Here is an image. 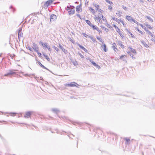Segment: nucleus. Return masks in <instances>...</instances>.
<instances>
[{
	"mask_svg": "<svg viewBox=\"0 0 155 155\" xmlns=\"http://www.w3.org/2000/svg\"><path fill=\"white\" fill-rule=\"evenodd\" d=\"M88 36V37L89 38H91V40H92L93 37H91V36H88H88Z\"/></svg>",
	"mask_w": 155,
	"mask_h": 155,
	"instance_id": "59",
	"label": "nucleus"
},
{
	"mask_svg": "<svg viewBox=\"0 0 155 155\" xmlns=\"http://www.w3.org/2000/svg\"><path fill=\"white\" fill-rule=\"evenodd\" d=\"M120 11H119V13H116V14H117V16H119V17H121V15L120 14Z\"/></svg>",
	"mask_w": 155,
	"mask_h": 155,
	"instance_id": "45",
	"label": "nucleus"
},
{
	"mask_svg": "<svg viewBox=\"0 0 155 155\" xmlns=\"http://www.w3.org/2000/svg\"><path fill=\"white\" fill-rule=\"evenodd\" d=\"M98 16H99V17H102V18H103V15H102V14H101L100 13H99V15H98Z\"/></svg>",
	"mask_w": 155,
	"mask_h": 155,
	"instance_id": "56",
	"label": "nucleus"
},
{
	"mask_svg": "<svg viewBox=\"0 0 155 155\" xmlns=\"http://www.w3.org/2000/svg\"><path fill=\"white\" fill-rule=\"evenodd\" d=\"M78 45L81 49H82L85 52H87V49L85 48L83 46L79 44H77Z\"/></svg>",
	"mask_w": 155,
	"mask_h": 155,
	"instance_id": "10",
	"label": "nucleus"
},
{
	"mask_svg": "<svg viewBox=\"0 0 155 155\" xmlns=\"http://www.w3.org/2000/svg\"><path fill=\"white\" fill-rule=\"evenodd\" d=\"M102 48H103V50L104 51L106 52L107 49L106 48V45L105 44H104L103 45L101 46Z\"/></svg>",
	"mask_w": 155,
	"mask_h": 155,
	"instance_id": "16",
	"label": "nucleus"
},
{
	"mask_svg": "<svg viewBox=\"0 0 155 155\" xmlns=\"http://www.w3.org/2000/svg\"><path fill=\"white\" fill-rule=\"evenodd\" d=\"M79 18L81 19V16L80 15H79V14H77L76 15Z\"/></svg>",
	"mask_w": 155,
	"mask_h": 155,
	"instance_id": "57",
	"label": "nucleus"
},
{
	"mask_svg": "<svg viewBox=\"0 0 155 155\" xmlns=\"http://www.w3.org/2000/svg\"><path fill=\"white\" fill-rule=\"evenodd\" d=\"M74 8V6H72L70 10L68 11V13L69 15L74 14L75 12Z\"/></svg>",
	"mask_w": 155,
	"mask_h": 155,
	"instance_id": "5",
	"label": "nucleus"
},
{
	"mask_svg": "<svg viewBox=\"0 0 155 155\" xmlns=\"http://www.w3.org/2000/svg\"><path fill=\"white\" fill-rule=\"evenodd\" d=\"M137 30L141 34H143V32L141 31L138 28H137Z\"/></svg>",
	"mask_w": 155,
	"mask_h": 155,
	"instance_id": "48",
	"label": "nucleus"
},
{
	"mask_svg": "<svg viewBox=\"0 0 155 155\" xmlns=\"http://www.w3.org/2000/svg\"><path fill=\"white\" fill-rule=\"evenodd\" d=\"M151 40L152 41H153L154 43H155V40L153 38H151Z\"/></svg>",
	"mask_w": 155,
	"mask_h": 155,
	"instance_id": "60",
	"label": "nucleus"
},
{
	"mask_svg": "<svg viewBox=\"0 0 155 155\" xmlns=\"http://www.w3.org/2000/svg\"><path fill=\"white\" fill-rule=\"evenodd\" d=\"M89 10L93 13V14H94L95 13V10H94V9H93L92 8H90V9H89Z\"/></svg>",
	"mask_w": 155,
	"mask_h": 155,
	"instance_id": "30",
	"label": "nucleus"
},
{
	"mask_svg": "<svg viewBox=\"0 0 155 155\" xmlns=\"http://www.w3.org/2000/svg\"><path fill=\"white\" fill-rule=\"evenodd\" d=\"M128 32V33L130 35H131V36L132 37V38H134V36L127 29H125Z\"/></svg>",
	"mask_w": 155,
	"mask_h": 155,
	"instance_id": "31",
	"label": "nucleus"
},
{
	"mask_svg": "<svg viewBox=\"0 0 155 155\" xmlns=\"http://www.w3.org/2000/svg\"><path fill=\"white\" fill-rule=\"evenodd\" d=\"M85 21L87 24H88V25H90V26H91V25H92V24H91L90 21L89 20H86Z\"/></svg>",
	"mask_w": 155,
	"mask_h": 155,
	"instance_id": "24",
	"label": "nucleus"
},
{
	"mask_svg": "<svg viewBox=\"0 0 155 155\" xmlns=\"http://www.w3.org/2000/svg\"><path fill=\"white\" fill-rule=\"evenodd\" d=\"M32 48L33 49L34 51L36 52H38V51L39 50V48L35 43H33Z\"/></svg>",
	"mask_w": 155,
	"mask_h": 155,
	"instance_id": "3",
	"label": "nucleus"
},
{
	"mask_svg": "<svg viewBox=\"0 0 155 155\" xmlns=\"http://www.w3.org/2000/svg\"><path fill=\"white\" fill-rule=\"evenodd\" d=\"M91 27L94 30L96 29V30H97V29H98V27H96L94 25H91Z\"/></svg>",
	"mask_w": 155,
	"mask_h": 155,
	"instance_id": "28",
	"label": "nucleus"
},
{
	"mask_svg": "<svg viewBox=\"0 0 155 155\" xmlns=\"http://www.w3.org/2000/svg\"><path fill=\"white\" fill-rule=\"evenodd\" d=\"M52 110L53 112H54L57 114L59 112V110L56 108L52 109Z\"/></svg>",
	"mask_w": 155,
	"mask_h": 155,
	"instance_id": "18",
	"label": "nucleus"
},
{
	"mask_svg": "<svg viewBox=\"0 0 155 155\" xmlns=\"http://www.w3.org/2000/svg\"><path fill=\"white\" fill-rule=\"evenodd\" d=\"M43 55L48 61H50V59L47 55H46L44 53H43Z\"/></svg>",
	"mask_w": 155,
	"mask_h": 155,
	"instance_id": "23",
	"label": "nucleus"
},
{
	"mask_svg": "<svg viewBox=\"0 0 155 155\" xmlns=\"http://www.w3.org/2000/svg\"><path fill=\"white\" fill-rule=\"evenodd\" d=\"M59 48L61 50H62V51L64 52V53L66 54L67 53V51L65 49L63 48L61 44H59Z\"/></svg>",
	"mask_w": 155,
	"mask_h": 155,
	"instance_id": "8",
	"label": "nucleus"
},
{
	"mask_svg": "<svg viewBox=\"0 0 155 155\" xmlns=\"http://www.w3.org/2000/svg\"><path fill=\"white\" fill-rule=\"evenodd\" d=\"M27 49H29V50H30L31 51H33V48L30 47L28 46V47Z\"/></svg>",
	"mask_w": 155,
	"mask_h": 155,
	"instance_id": "39",
	"label": "nucleus"
},
{
	"mask_svg": "<svg viewBox=\"0 0 155 155\" xmlns=\"http://www.w3.org/2000/svg\"><path fill=\"white\" fill-rule=\"evenodd\" d=\"M99 12H101V13H103V12H104V11L102 10L101 9H98V10H97Z\"/></svg>",
	"mask_w": 155,
	"mask_h": 155,
	"instance_id": "47",
	"label": "nucleus"
},
{
	"mask_svg": "<svg viewBox=\"0 0 155 155\" xmlns=\"http://www.w3.org/2000/svg\"><path fill=\"white\" fill-rule=\"evenodd\" d=\"M141 43L147 48L149 47V46L144 41H141Z\"/></svg>",
	"mask_w": 155,
	"mask_h": 155,
	"instance_id": "21",
	"label": "nucleus"
},
{
	"mask_svg": "<svg viewBox=\"0 0 155 155\" xmlns=\"http://www.w3.org/2000/svg\"><path fill=\"white\" fill-rule=\"evenodd\" d=\"M94 18L95 20H97L99 23L101 22V18L100 17L98 16V17H94Z\"/></svg>",
	"mask_w": 155,
	"mask_h": 155,
	"instance_id": "14",
	"label": "nucleus"
},
{
	"mask_svg": "<svg viewBox=\"0 0 155 155\" xmlns=\"http://www.w3.org/2000/svg\"><path fill=\"white\" fill-rule=\"evenodd\" d=\"M53 48L57 52H58L59 51V49L58 48L56 47L55 46H53Z\"/></svg>",
	"mask_w": 155,
	"mask_h": 155,
	"instance_id": "33",
	"label": "nucleus"
},
{
	"mask_svg": "<svg viewBox=\"0 0 155 155\" xmlns=\"http://www.w3.org/2000/svg\"><path fill=\"white\" fill-rule=\"evenodd\" d=\"M98 30H97L99 32V33H101L102 32V31H100V30H99V28H98V29H97Z\"/></svg>",
	"mask_w": 155,
	"mask_h": 155,
	"instance_id": "62",
	"label": "nucleus"
},
{
	"mask_svg": "<svg viewBox=\"0 0 155 155\" xmlns=\"http://www.w3.org/2000/svg\"><path fill=\"white\" fill-rule=\"evenodd\" d=\"M83 35L86 38H87V36H88V35L87 34H86L85 33H83Z\"/></svg>",
	"mask_w": 155,
	"mask_h": 155,
	"instance_id": "52",
	"label": "nucleus"
},
{
	"mask_svg": "<svg viewBox=\"0 0 155 155\" xmlns=\"http://www.w3.org/2000/svg\"><path fill=\"white\" fill-rule=\"evenodd\" d=\"M11 114H12V115H11V116H15V114H16V113H11Z\"/></svg>",
	"mask_w": 155,
	"mask_h": 155,
	"instance_id": "55",
	"label": "nucleus"
},
{
	"mask_svg": "<svg viewBox=\"0 0 155 155\" xmlns=\"http://www.w3.org/2000/svg\"><path fill=\"white\" fill-rule=\"evenodd\" d=\"M31 112H26L25 115L24 116L25 118H28L30 116Z\"/></svg>",
	"mask_w": 155,
	"mask_h": 155,
	"instance_id": "9",
	"label": "nucleus"
},
{
	"mask_svg": "<svg viewBox=\"0 0 155 155\" xmlns=\"http://www.w3.org/2000/svg\"><path fill=\"white\" fill-rule=\"evenodd\" d=\"M71 8H70L69 6H67L66 10L67 11H69V10H70Z\"/></svg>",
	"mask_w": 155,
	"mask_h": 155,
	"instance_id": "46",
	"label": "nucleus"
},
{
	"mask_svg": "<svg viewBox=\"0 0 155 155\" xmlns=\"http://www.w3.org/2000/svg\"><path fill=\"white\" fill-rule=\"evenodd\" d=\"M17 71V70H12L10 71L7 73L5 74L4 76H8L12 74H14L15 73V71Z\"/></svg>",
	"mask_w": 155,
	"mask_h": 155,
	"instance_id": "2",
	"label": "nucleus"
},
{
	"mask_svg": "<svg viewBox=\"0 0 155 155\" xmlns=\"http://www.w3.org/2000/svg\"><path fill=\"white\" fill-rule=\"evenodd\" d=\"M23 33L22 32V29L20 28L18 30V37L19 38L20 37H22Z\"/></svg>",
	"mask_w": 155,
	"mask_h": 155,
	"instance_id": "7",
	"label": "nucleus"
},
{
	"mask_svg": "<svg viewBox=\"0 0 155 155\" xmlns=\"http://www.w3.org/2000/svg\"><path fill=\"white\" fill-rule=\"evenodd\" d=\"M112 19L113 20L115 21H116L118 22V23H119V22H118L119 19H118L117 18H116L115 17H112Z\"/></svg>",
	"mask_w": 155,
	"mask_h": 155,
	"instance_id": "26",
	"label": "nucleus"
},
{
	"mask_svg": "<svg viewBox=\"0 0 155 155\" xmlns=\"http://www.w3.org/2000/svg\"><path fill=\"white\" fill-rule=\"evenodd\" d=\"M81 5H78L76 7V11L77 12H79L80 11V8H81Z\"/></svg>",
	"mask_w": 155,
	"mask_h": 155,
	"instance_id": "15",
	"label": "nucleus"
},
{
	"mask_svg": "<svg viewBox=\"0 0 155 155\" xmlns=\"http://www.w3.org/2000/svg\"><path fill=\"white\" fill-rule=\"evenodd\" d=\"M79 54L82 58H84V56L81 53H79Z\"/></svg>",
	"mask_w": 155,
	"mask_h": 155,
	"instance_id": "51",
	"label": "nucleus"
},
{
	"mask_svg": "<svg viewBox=\"0 0 155 155\" xmlns=\"http://www.w3.org/2000/svg\"><path fill=\"white\" fill-rule=\"evenodd\" d=\"M42 46L44 48H47V43H45L44 44V45Z\"/></svg>",
	"mask_w": 155,
	"mask_h": 155,
	"instance_id": "36",
	"label": "nucleus"
},
{
	"mask_svg": "<svg viewBox=\"0 0 155 155\" xmlns=\"http://www.w3.org/2000/svg\"><path fill=\"white\" fill-rule=\"evenodd\" d=\"M37 54H38V56L39 57H41V53L39 52V51H38V52H36Z\"/></svg>",
	"mask_w": 155,
	"mask_h": 155,
	"instance_id": "44",
	"label": "nucleus"
},
{
	"mask_svg": "<svg viewBox=\"0 0 155 155\" xmlns=\"http://www.w3.org/2000/svg\"><path fill=\"white\" fill-rule=\"evenodd\" d=\"M107 2L109 4H110L111 3H112V2L110 1H107Z\"/></svg>",
	"mask_w": 155,
	"mask_h": 155,
	"instance_id": "64",
	"label": "nucleus"
},
{
	"mask_svg": "<svg viewBox=\"0 0 155 155\" xmlns=\"http://www.w3.org/2000/svg\"><path fill=\"white\" fill-rule=\"evenodd\" d=\"M128 53L129 54L130 56L133 58V59H134L135 58L134 57V55L131 54L130 52H128Z\"/></svg>",
	"mask_w": 155,
	"mask_h": 155,
	"instance_id": "29",
	"label": "nucleus"
},
{
	"mask_svg": "<svg viewBox=\"0 0 155 155\" xmlns=\"http://www.w3.org/2000/svg\"><path fill=\"white\" fill-rule=\"evenodd\" d=\"M140 26H141L142 28H144V29H147V28H146V27H145V26H143V25H142V24H140Z\"/></svg>",
	"mask_w": 155,
	"mask_h": 155,
	"instance_id": "42",
	"label": "nucleus"
},
{
	"mask_svg": "<svg viewBox=\"0 0 155 155\" xmlns=\"http://www.w3.org/2000/svg\"><path fill=\"white\" fill-rule=\"evenodd\" d=\"M112 9V6L109 5L108 7V9L110 10H111Z\"/></svg>",
	"mask_w": 155,
	"mask_h": 155,
	"instance_id": "54",
	"label": "nucleus"
},
{
	"mask_svg": "<svg viewBox=\"0 0 155 155\" xmlns=\"http://www.w3.org/2000/svg\"><path fill=\"white\" fill-rule=\"evenodd\" d=\"M57 19L56 16L54 14H52L51 15L50 22L55 21Z\"/></svg>",
	"mask_w": 155,
	"mask_h": 155,
	"instance_id": "4",
	"label": "nucleus"
},
{
	"mask_svg": "<svg viewBox=\"0 0 155 155\" xmlns=\"http://www.w3.org/2000/svg\"><path fill=\"white\" fill-rule=\"evenodd\" d=\"M64 85L66 87H77L78 86H79L78 84L74 82H71L70 84H64Z\"/></svg>",
	"mask_w": 155,
	"mask_h": 155,
	"instance_id": "1",
	"label": "nucleus"
},
{
	"mask_svg": "<svg viewBox=\"0 0 155 155\" xmlns=\"http://www.w3.org/2000/svg\"><path fill=\"white\" fill-rule=\"evenodd\" d=\"M145 30L146 31H147V32L148 33V34H149V35H151L152 34L151 33L150 31H149L148 30V29H145Z\"/></svg>",
	"mask_w": 155,
	"mask_h": 155,
	"instance_id": "34",
	"label": "nucleus"
},
{
	"mask_svg": "<svg viewBox=\"0 0 155 155\" xmlns=\"http://www.w3.org/2000/svg\"><path fill=\"white\" fill-rule=\"evenodd\" d=\"M133 21L134 23H135L136 24H137V25L140 24L139 23H138L137 21H135L134 19Z\"/></svg>",
	"mask_w": 155,
	"mask_h": 155,
	"instance_id": "41",
	"label": "nucleus"
},
{
	"mask_svg": "<svg viewBox=\"0 0 155 155\" xmlns=\"http://www.w3.org/2000/svg\"><path fill=\"white\" fill-rule=\"evenodd\" d=\"M126 18L127 20L129 21H133L134 19L132 17L128 15L126 16Z\"/></svg>",
	"mask_w": 155,
	"mask_h": 155,
	"instance_id": "12",
	"label": "nucleus"
},
{
	"mask_svg": "<svg viewBox=\"0 0 155 155\" xmlns=\"http://www.w3.org/2000/svg\"><path fill=\"white\" fill-rule=\"evenodd\" d=\"M119 34V35H120V36L122 37V38H123V37H124V35L121 34L120 33V32H118Z\"/></svg>",
	"mask_w": 155,
	"mask_h": 155,
	"instance_id": "49",
	"label": "nucleus"
},
{
	"mask_svg": "<svg viewBox=\"0 0 155 155\" xmlns=\"http://www.w3.org/2000/svg\"><path fill=\"white\" fill-rule=\"evenodd\" d=\"M38 64L41 67L43 68L48 69L46 67H45L43 65L40 61H38Z\"/></svg>",
	"mask_w": 155,
	"mask_h": 155,
	"instance_id": "20",
	"label": "nucleus"
},
{
	"mask_svg": "<svg viewBox=\"0 0 155 155\" xmlns=\"http://www.w3.org/2000/svg\"><path fill=\"white\" fill-rule=\"evenodd\" d=\"M87 60H89V61L91 62L94 66L97 65V64L96 63H95L94 61L91 58H87Z\"/></svg>",
	"mask_w": 155,
	"mask_h": 155,
	"instance_id": "11",
	"label": "nucleus"
},
{
	"mask_svg": "<svg viewBox=\"0 0 155 155\" xmlns=\"http://www.w3.org/2000/svg\"><path fill=\"white\" fill-rule=\"evenodd\" d=\"M52 2L53 1L52 0H49L45 2L44 5L46 7H48L50 4L52 3Z\"/></svg>",
	"mask_w": 155,
	"mask_h": 155,
	"instance_id": "6",
	"label": "nucleus"
},
{
	"mask_svg": "<svg viewBox=\"0 0 155 155\" xmlns=\"http://www.w3.org/2000/svg\"><path fill=\"white\" fill-rule=\"evenodd\" d=\"M97 68H98V69H100V67L99 66L98 64L97 65L95 66Z\"/></svg>",
	"mask_w": 155,
	"mask_h": 155,
	"instance_id": "61",
	"label": "nucleus"
},
{
	"mask_svg": "<svg viewBox=\"0 0 155 155\" xmlns=\"http://www.w3.org/2000/svg\"><path fill=\"white\" fill-rule=\"evenodd\" d=\"M94 5L97 8V10H98L99 6L96 4H94Z\"/></svg>",
	"mask_w": 155,
	"mask_h": 155,
	"instance_id": "32",
	"label": "nucleus"
},
{
	"mask_svg": "<svg viewBox=\"0 0 155 155\" xmlns=\"http://www.w3.org/2000/svg\"><path fill=\"white\" fill-rule=\"evenodd\" d=\"M68 39H69V41H71V42H72L73 43H74V40H73L71 38H69Z\"/></svg>",
	"mask_w": 155,
	"mask_h": 155,
	"instance_id": "35",
	"label": "nucleus"
},
{
	"mask_svg": "<svg viewBox=\"0 0 155 155\" xmlns=\"http://www.w3.org/2000/svg\"><path fill=\"white\" fill-rule=\"evenodd\" d=\"M39 43L40 44H41V45L42 46L43 45H44V43H43L42 42L40 41L39 42Z\"/></svg>",
	"mask_w": 155,
	"mask_h": 155,
	"instance_id": "50",
	"label": "nucleus"
},
{
	"mask_svg": "<svg viewBox=\"0 0 155 155\" xmlns=\"http://www.w3.org/2000/svg\"><path fill=\"white\" fill-rule=\"evenodd\" d=\"M102 18V19L104 21H106V19L105 17H103V18Z\"/></svg>",
	"mask_w": 155,
	"mask_h": 155,
	"instance_id": "63",
	"label": "nucleus"
},
{
	"mask_svg": "<svg viewBox=\"0 0 155 155\" xmlns=\"http://www.w3.org/2000/svg\"><path fill=\"white\" fill-rule=\"evenodd\" d=\"M97 38L98 40H99V41L100 42H102V43L104 42L103 40L101 38L98 37H97Z\"/></svg>",
	"mask_w": 155,
	"mask_h": 155,
	"instance_id": "25",
	"label": "nucleus"
},
{
	"mask_svg": "<svg viewBox=\"0 0 155 155\" xmlns=\"http://www.w3.org/2000/svg\"><path fill=\"white\" fill-rule=\"evenodd\" d=\"M104 31H106V32H108V31H109V29H107V28H104Z\"/></svg>",
	"mask_w": 155,
	"mask_h": 155,
	"instance_id": "53",
	"label": "nucleus"
},
{
	"mask_svg": "<svg viewBox=\"0 0 155 155\" xmlns=\"http://www.w3.org/2000/svg\"><path fill=\"white\" fill-rule=\"evenodd\" d=\"M146 25L148 28H149L150 29H153V28L152 27H151L150 25L147 24Z\"/></svg>",
	"mask_w": 155,
	"mask_h": 155,
	"instance_id": "38",
	"label": "nucleus"
},
{
	"mask_svg": "<svg viewBox=\"0 0 155 155\" xmlns=\"http://www.w3.org/2000/svg\"><path fill=\"white\" fill-rule=\"evenodd\" d=\"M113 26L116 29H117V32H120V29L117 26H116L115 25H113Z\"/></svg>",
	"mask_w": 155,
	"mask_h": 155,
	"instance_id": "19",
	"label": "nucleus"
},
{
	"mask_svg": "<svg viewBox=\"0 0 155 155\" xmlns=\"http://www.w3.org/2000/svg\"><path fill=\"white\" fill-rule=\"evenodd\" d=\"M124 139L126 140L125 143L127 145H129L130 144V139L126 137L124 138Z\"/></svg>",
	"mask_w": 155,
	"mask_h": 155,
	"instance_id": "13",
	"label": "nucleus"
},
{
	"mask_svg": "<svg viewBox=\"0 0 155 155\" xmlns=\"http://www.w3.org/2000/svg\"><path fill=\"white\" fill-rule=\"evenodd\" d=\"M112 48H113L114 50L116 51V50H117V49L116 48L114 45L113 46H112Z\"/></svg>",
	"mask_w": 155,
	"mask_h": 155,
	"instance_id": "37",
	"label": "nucleus"
},
{
	"mask_svg": "<svg viewBox=\"0 0 155 155\" xmlns=\"http://www.w3.org/2000/svg\"><path fill=\"white\" fill-rule=\"evenodd\" d=\"M122 7L123 8V9H124V10H125V11L127 10V8L126 6H124V5H122Z\"/></svg>",
	"mask_w": 155,
	"mask_h": 155,
	"instance_id": "40",
	"label": "nucleus"
},
{
	"mask_svg": "<svg viewBox=\"0 0 155 155\" xmlns=\"http://www.w3.org/2000/svg\"><path fill=\"white\" fill-rule=\"evenodd\" d=\"M146 18H147V19H148L150 21H151V22L153 21V19L152 18H151L150 17L148 16H147Z\"/></svg>",
	"mask_w": 155,
	"mask_h": 155,
	"instance_id": "27",
	"label": "nucleus"
},
{
	"mask_svg": "<svg viewBox=\"0 0 155 155\" xmlns=\"http://www.w3.org/2000/svg\"><path fill=\"white\" fill-rule=\"evenodd\" d=\"M117 43L118 44V45H120L122 48L124 47V45L122 44V42L121 41H118Z\"/></svg>",
	"mask_w": 155,
	"mask_h": 155,
	"instance_id": "17",
	"label": "nucleus"
},
{
	"mask_svg": "<svg viewBox=\"0 0 155 155\" xmlns=\"http://www.w3.org/2000/svg\"><path fill=\"white\" fill-rule=\"evenodd\" d=\"M125 56V55H122L121 56H120V59H122L123 57H124V56Z\"/></svg>",
	"mask_w": 155,
	"mask_h": 155,
	"instance_id": "58",
	"label": "nucleus"
},
{
	"mask_svg": "<svg viewBox=\"0 0 155 155\" xmlns=\"http://www.w3.org/2000/svg\"><path fill=\"white\" fill-rule=\"evenodd\" d=\"M129 48L130 49V51L134 53H136V50L131 47H129Z\"/></svg>",
	"mask_w": 155,
	"mask_h": 155,
	"instance_id": "22",
	"label": "nucleus"
},
{
	"mask_svg": "<svg viewBox=\"0 0 155 155\" xmlns=\"http://www.w3.org/2000/svg\"><path fill=\"white\" fill-rule=\"evenodd\" d=\"M118 22H119V23L120 22H121L123 24V25H124V21H123L121 20V19H119Z\"/></svg>",
	"mask_w": 155,
	"mask_h": 155,
	"instance_id": "43",
	"label": "nucleus"
}]
</instances>
